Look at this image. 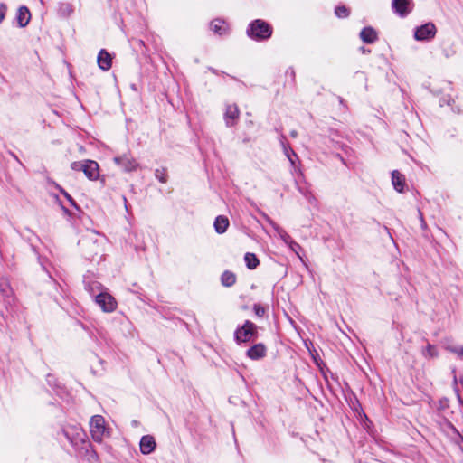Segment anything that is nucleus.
I'll list each match as a JSON object with an SVG mask.
<instances>
[{
  "mask_svg": "<svg viewBox=\"0 0 463 463\" xmlns=\"http://www.w3.org/2000/svg\"><path fill=\"white\" fill-rule=\"evenodd\" d=\"M244 260L249 269H255L260 264L257 256L254 253L250 252H247L245 254Z\"/></svg>",
  "mask_w": 463,
  "mask_h": 463,
  "instance_id": "24",
  "label": "nucleus"
},
{
  "mask_svg": "<svg viewBox=\"0 0 463 463\" xmlns=\"http://www.w3.org/2000/svg\"><path fill=\"white\" fill-rule=\"evenodd\" d=\"M286 75H287V76H290V78H291L292 81H293V82H295L296 72H295L294 68L289 67V68L286 71Z\"/></svg>",
  "mask_w": 463,
  "mask_h": 463,
  "instance_id": "37",
  "label": "nucleus"
},
{
  "mask_svg": "<svg viewBox=\"0 0 463 463\" xmlns=\"http://www.w3.org/2000/svg\"><path fill=\"white\" fill-rule=\"evenodd\" d=\"M210 28L214 33L220 36L225 35L229 33L228 24L220 18L213 19L210 24Z\"/></svg>",
  "mask_w": 463,
  "mask_h": 463,
  "instance_id": "18",
  "label": "nucleus"
},
{
  "mask_svg": "<svg viewBox=\"0 0 463 463\" xmlns=\"http://www.w3.org/2000/svg\"><path fill=\"white\" fill-rule=\"evenodd\" d=\"M449 408V400L447 398L440 399L439 402L438 410L443 411Z\"/></svg>",
  "mask_w": 463,
  "mask_h": 463,
  "instance_id": "33",
  "label": "nucleus"
},
{
  "mask_svg": "<svg viewBox=\"0 0 463 463\" xmlns=\"http://www.w3.org/2000/svg\"><path fill=\"white\" fill-rule=\"evenodd\" d=\"M360 38L364 43H373L377 40L376 31L371 27H364L360 33Z\"/></svg>",
  "mask_w": 463,
  "mask_h": 463,
  "instance_id": "20",
  "label": "nucleus"
},
{
  "mask_svg": "<svg viewBox=\"0 0 463 463\" xmlns=\"http://www.w3.org/2000/svg\"><path fill=\"white\" fill-rule=\"evenodd\" d=\"M418 215H419L421 228L425 229L427 227V223L424 220L423 213H421V211L420 209H418Z\"/></svg>",
  "mask_w": 463,
  "mask_h": 463,
  "instance_id": "38",
  "label": "nucleus"
},
{
  "mask_svg": "<svg viewBox=\"0 0 463 463\" xmlns=\"http://www.w3.org/2000/svg\"><path fill=\"white\" fill-rule=\"evenodd\" d=\"M437 33V28L433 23H426L415 28L414 38L420 42H429L432 40Z\"/></svg>",
  "mask_w": 463,
  "mask_h": 463,
  "instance_id": "7",
  "label": "nucleus"
},
{
  "mask_svg": "<svg viewBox=\"0 0 463 463\" xmlns=\"http://www.w3.org/2000/svg\"><path fill=\"white\" fill-rule=\"evenodd\" d=\"M289 249L296 253V255L301 259L300 251H302V247L296 242L294 240L288 245Z\"/></svg>",
  "mask_w": 463,
  "mask_h": 463,
  "instance_id": "30",
  "label": "nucleus"
},
{
  "mask_svg": "<svg viewBox=\"0 0 463 463\" xmlns=\"http://www.w3.org/2000/svg\"><path fill=\"white\" fill-rule=\"evenodd\" d=\"M450 352L457 354L458 356H463V345L459 347H450Z\"/></svg>",
  "mask_w": 463,
  "mask_h": 463,
  "instance_id": "36",
  "label": "nucleus"
},
{
  "mask_svg": "<svg viewBox=\"0 0 463 463\" xmlns=\"http://www.w3.org/2000/svg\"><path fill=\"white\" fill-rule=\"evenodd\" d=\"M55 187L60 191V193L68 200L70 204L75 208H79L75 200L70 195V194L65 191L61 185L55 183Z\"/></svg>",
  "mask_w": 463,
  "mask_h": 463,
  "instance_id": "26",
  "label": "nucleus"
},
{
  "mask_svg": "<svg viewBox=\"0 0 463 463\" xmlns=\"http://www.w3.org/2000/svg\"><path fill=\"white\" fill-rule=\"evenodd\" d=\"M454 103V99L450 95H444L439 99V105L442 107L444 105L452 106Z\"/></svg>",
  "mask_w": 463,
  "mask_h": 463,
  "instance_id": "32",
  "label": "nucleus"
},
{
  "mask_svg": "<svg viewBox=\"0 0 463 463\" xmlns=\"http://www.w3.org/2000/svg\"><path fill=\"white\" fill-rule=\"evenodd\" d=\"M62 433L71 446L81 454H91L96 458L97 454L92 449L91 444L83 429L78 424L67 425L62 429Z\"/></svg>",
  "mask_w": 463,
  "mask_h": 463,
  "instance_id": "1",
  "label": "nucleus"
},
{
  "mask_svg": "<svg viewBox=\"0 0 463 463\" xmlns=\"http://www.w3.org/2000/svg\"><path fill=\"white\" fill-rule=\"evenodd\" d=\"M94 302L105 313H111L117 309L118 303L113 296H111L107 289L103 292H99L93 298Z\"/></svg>",
  "mask_w": 463,
  "mask_h": 463,
  "instance_id": "6",
  "label": "nucleus"
},
{
  "mask_svg": "<svg viewBox=\"0 0 463 463\" xmlns=\"http://www.w3.org/2000/svg\"><path fill=\"white\" fill-rule=\"evenodd\" d=\"M0 294L5 307L8 309L14 303V297L9 281L5 278L0 279Z\"/></svg>",
  "mask_w": 463,
  "mask_h": 463,
  "instance_id": "8",
  "label": "nucleus"
},
{
  "mask_svg": "<svg viewBox=\"0 0 463 463\" xmlns=\"http://www.w3.org/2000/svg\"><path fill=\"white\" fill-rule=\"evenodd\" d=\"M213 73H216V71L214 69H210Z\"/></svg>",
  "mask_w": 463,
  "mask_h": 463,
  "instance_id": "46",
  "label": "nucleus"
},
{
  "mask_svg": "<svg viewBox=\"0 0 463 463\" xmlns=\"http://www.w3.org/2000/svg\"><path fill=\"white\" fill-rule=\"evenodd\" d=\"M122 199H123V202H124V206H125V209L127 211V213H128V203H127V198L126 196H122Z\"/></svg>",
  "mask_w": 463,
  "mask_h": 463,
  "instance_id": "40",
  "label": "nucleus"
},
{
  "mask_svg": "<svg viewBox=\"0 0 463 463\" xmlns=\"http://www.w3.org/2000/svg\"><path fill=\"white\" fill-rule=\"evenodd\" d=\"M89 242H90V241H89V240H83V241H82V243H83L84 245H85V244H88Z\"/></svg>",
  "mask_w": 463,
  "mask_h": 463,
  "instance_id": "43",
  "label": "nucleus"
},
{
  "mask_svg": "<svg viewBox=\"0 0 463 463\" xmlns=\"http://www.w3.org/2000/svg\"><path fill=\"white\" fill-rule=\"evenodd\" d=\"M114 162L126 172H131L138 167V163L128 154L114 157Z\"/></svg>",
  "mask_w": 463,
  "mask_h": 463,
  "instance_id": "10",
  "label": "nucleus"
},
{
  "mask_svg": "<svg viewBox=\"0 0 463 463\" xmlns=\"http://www.w3.org/2000/svg\"><path fill=\"white\" fill-rule=\"evenodd\" d=\"M92 246H93V248H95V249H96V248H98V246L96 245V241H92Z\"/></svg>",
  "mask_w": 463,
  "mask_h": 463,
  "instance_id": "44",
  "label": "nucleus"
},
{
  "mask_svg": "<svg viewBox=\"0 0 463 463\" xmlns=\"http://www.w3.org/2000/svg\"><path fill=\"white\" fill-rule=\"evenodd\" d=\"M97 62L99 69L106 71L112 66V55L105 49H101L97 57Z\"/></svg>",
  "mask_w": 463,
  "mask_h": 463,
  "instance_id": "16",
  "label": "nucleus"
},
{
  "mask_svg": "<svg viewBox=\"0 0 463 463\" xmlns=\"http://www.w3.org/2000/svg\"><path fill=\"white\" fill-rule=\"evenodd\" d=\"M258 337V326L251 321L246 320L241 326L234 332V341L241 345L255 341Z\"/></svg>",
  "mask_w": 463,
  "mask_h": 463,
  "instance_id": "3",
  "label": "nucleus"
},
{
  "mask_svg": "<svg viewBox=\"0 0 463 463\" xmlns=\"http://www.w3.org/2000/svg\"><path fill=\"white\" fill-rule=\"evenodd\" d=\"M240 117V110L236 104H227L223 115L225 126L232 128L237 124Z\"/></svg>",
  "mask_w": 463,
  "mask_h": 463,
  "instance_id": "11",
  "label": "nucleus"
},
{
  "mask_svg": "<svg viewBox=\"0 0 463 463\" xmlns=\"http://www.w3.org/2000/svg\"><path fill=\"white\" fill-rule=\"evenodd\" d=\"M262 216L265 221L276 231L279 238L286 245H288L293 241L290 235H288L284 229L279 227L269 215L263 213Z\"/></svg>",
  "mask_w": 463,
  "mask_h": 463,
  "instance_id": "14",
  "label": "nucleus"
},
{
  "mask_svg": "<svg viewBox=\"0 0 463 463\" xmlns=\"http://www.w3.org/2000/svg\"><path fill=\"white\" fill-rule=\"evenodd\" d=\"M222 285L224 287H232L236 283V275L229 270H225L221 276Z\"/></svg>",
  "mask_w": 463,
  "mask_h": 463,
  "instance_id": "23",
  "label": "nucleus"
},
{
  "mask_svg": "<svg viewBox=\"0 0 463 463\" xmlns=\"http://www.w3.org/2000/svg\"><path fill=\"white\" fill-rule=\"evenodd\" d=\"M60 12L63 15L69 16L73 12V8H72L71 4H69V3H62L60 5Z\"/></svg>",
  "mask_w": 463,
  "mask_h": 463,
  "instance_id": "29",
  "label": "nucleus"
},
{
  "mask_svg": "<svg viewBox=\"0 0 463 463\" xmlns=\"http://www.w3.org/2000/svg\"><path fill=\"white\" fill-rule=\"evenodd\" d=\"M443 54L446 58H450L452 57L454 54H455V51L453 48H449V49H444L443 50Z\"/></svg>",
  "mask_w": 463,
  "mask_h": 463,
  "instance_id": "39",
  "label": "nucleus"
},
{
  "mask_svg": "<svg viewBox=\"0 0 463 463\" xmlns=\"http://www.w3.org/2000/svg\"><path fill=\"white\" fill-rule=\"evenodd\" d=\"M392 8L397 15L405 17L412 11L413 3L411 0H392Z\"/></svg>",
  "mask_w": 463,
  "mask_h": 463,
  "instance_id": "9",
  "label": "nucleus"
},
{
  "mask_svg": "<svg viewBox=\"0 0 463 463\" xmlns=\"http://www.w3.org/2000/svg\"><path fill=\"white\" fill-rule=\"evenodd\" d=\"M155 177L162 184H165L167 182V175L165 169H156Z\"/></svg>",
  "mask_w": 463,
  "mask_h": 463,
  "instance_id": "28",
  "label": "nucleus"
},
{
  "mask_svg": "<svg viewBox=\"0 0 463 463\" xmlns=\"http://www.w3.org/2000/svg\"><path fill=\"white\" fill-rule=\"evenodd\" d=\"M82 172L90 180H97L99 176L98 163L93 160H85Z\"/></svg>",
  "mask_w": 463,
  "mask_h": 463,
  "instance_id": "15",
  "label": "nucleus"
},
{
  "mask_svg": "<svg viewBox=\"0 0 463 463\" xmlns=\"http://www.w3.org/2000/svg\"><path fill=\"white\" fill-rule=\"evenodd\" d=\"M63 212L67 214H69V210L67 208H65L64 206H61Z\"/></svg>",
  "mask_w": 463,
  "mask_h": 463,
  "instance_id": "42",
  "label": "nucleus"
},
{
  "mask_svg": "<svg viewBox=\"0 0 463 463\" xmlns=\"http://www.w3.org/2000/svg\"><path fill=\"white\" fill-rule=\"evenodd\" d=\"M139 447L142 454L148 455L152 453L156 449V441L154 437L150 435L143 436L140 439Z\"/></svg>",
  "mask_w": 463,
  "mask_h": 463,
  "instance_id": "17",
  "label": "nucleus"
},
{
  "mask_svg": "<svg viewBox=\"0 0 463 463\" xmlns=\"http://www.w3.org/2000/svg\"><path fill=\"white\" fill-rule=\"evenodd\" d=\"M290 137H294V138H295V137H298V132H297L296 130H292V131L290 132Z\"/></svg>",
  "mask_w": 463,
  "mask_h": 463,
  "instance_id": "41",
  "label": "nucleus"
},
{
  "mask_svg": "<svg viewBox=\"0 0 463 463\" xmlns=\"http://www.w3.org/2000/svg\"><path fill=\"white\" fill-rule=\"evenodd\" d=\"M253 311L255 315L259 317H262L266 313L265 307L259 303L253 305Z\"/></svg>",
  "mask_w": 463,
  "mask_h": 463,
  "instance_id": "31",
  "label": "nucleus"
},
{
  "mask_svg": "<svg viewBox=\"0 0 463 463\" xmlns=\"http://www.w3.org/2000/svg\"><path fill=\"white\" fill-rule=\"evenodd\" d=\"M421 354L425 358H435L439 355L437 347L430 344H428L427 346L422 349Z\"/></svg>",
  "mask_w": 463,
  "mask_h": 463,
  "instance_id": "25",
  "label": "nucleus"
},
{
  "mask_svg": "<svg viewBox=\"0 0 463 463\" xmlns=\"http://www.w3.org/2000/svg\"><path fill=\"white\" fill-rule=\"evenodd\" d=\"M83 283L85 289L93 298H95V295L99 294V292H103L107 289L100 282L95 280L90 275L84 276Z\"/></svg>",
  "mask_w": 463,
  "mask_h": 463,
  "instance_id": "12",
  "label": "nucleus"
},
{
  "mask_svg": "<svg viewBox=\"0 0 463 463\" xmlns=\"http://www.w3.org/2000/svg\"><path fill=\"white\" fill-rule=\"evenodd\" d=\"M230 225L229 219L224 215H219L215 218L213 227L218 234L224 233Z\"/></svg>",
  "mask_w": 463,
  "mask_h": 463,
  "instance_id": "21",
  "label": "nucleus"
},
{
  "mask_svg": "<svg viewBox=\"0 0 463 463\" xmlns=\"http://www.w3.org/2000/svg\"><path fill=\"white\" fill-rule=\"evenodd\" d=\"M392 184L398 193H403L406 186L405 176L398 170L392 172Z\"/></svg>",
  "mask_w": 463,
  "mask_h": 463,
  "instance_id": "19",
  "label": "nucleus"
},
{
  "mask_svg": "<svg viewBox=\"0 0 463 463\" xmlns=\"http://www.w3.org/2000/svg\"><path fill=\"white\" fill-rule=\"evenodd\" d=\"M83 166H84V161H82V162H73L71 165V169L74 170V171H83Z\"/></svg>",
  "mask_w": 463,
  "mask_h": 463,
  "instance_id": "34",
  "label": "nucleus"
},
{
  "mask_svg": "<svg viewBox=\"0 0 463 463\" xmlns=\"http://www.w3.org/2000/svg\"><path fill=\"white\" fill-rule=\"evenodd\" d=\"M16 19L20 27L26 26L31 19V14L29 9L26 6L19 7L17 11Z\"/></svg>",
  "mask_w": 463,
  "mask_h": 463,
  "instance_id": "22",
  "label": "nucleus"
},
{
  "mask_svg": "<svg viewBox=\"0 0 463 463\" xmlns=\"http://www.w3.org/2000/svg\"><path fill=\"white\" fill-rule=\"evenodd\" d=\"M90 433L96 442H101L105 436L109 432L105 426V420L101 415H94L90 422Z\"/></svg>",
  "mask_w": 463,
  "mask_h": 463,
  "instance_id": "4",
  "label": "nucleus"
},
{
  "mask_svg": "<svg viewBox=\"0 0 463 463\" xmlns=\"http://www.w3.org/2000/svg\"><path fill=\"white\" fill-rule=\"evenodd\" d=\"M272 32L270 24L261 19H256L250 23L246 30L248 37L257 42L269 39Z\"/></svg>",
  "mask_w": 463,
  "mask_h": 463,
  "instance_id": "2",
  "label": "nucleus"
},
{
  "mask_svg": "<svg viewBox=\"0 0 463 463\" xmlns=\"http://www.w3.org/2000/svg\"><path fill=\"white\" fill-rule=\"evenodd\" d=\"M86 257L87 258H90V257L92 258L93 256L90 253V254L86 255Z\"/></svg>",
  "mask_w": 463,
  "mask_h": 463,
  "instance_id": "45",
  "label": "nucleus"
},
{
  "mask_svg": "<svg viewBox=\"0 0 463 463\" xmlns=\"http://www.w3.org/2000/svg\"><path fill=\"white\" fill-rule=\"evenodd\" d=\"M279 141H280V145L282 146L284 155L287 156V158L288 159V161L290 163L291 174L293 175H297L298 176H302L303 174L298 165V163H299L298 156L290 147L289 144L286 142V137L284 135H281Z\"/></svg>",
  "mask_w": 463,
  "mask_h": 463,
  "instance_id": "5",
  "label": "nucleus"
},
{
  "mask_svg": "<svg viewBox=\"0 0 463 463\" xmlns=\"http://www.w3.org/2000/svg\"><path fill=\"white\" fill-rule=\"evenodd\" d=\"M266 354L267 347L262 343L255 344L246 351L247 357L254 361L264 358Z\"/></svg>",
  "mask_w": 463,
  "mask_h": 463,
  "instance_id": "13",
  "label": "nucleus"
},
{
  "mask_svg": "<svg viewBox=\"0 0 463 463\" xmlns=\"http://www.w3.org/2000/svg\"><path fill=\"white\" fill-rule=\"evenodd\" d=\"M6 11H7V6L5 4H0V24L5 19Z\"/></svg>",
  "mask_w": 463,
  "mask_h": 463,
  "instance_id": "35",
  "label": "nucleus"
},
{
  "mask_svg": "<svg viewBox=\"0 0 463 463\" xmlns=\"http://www.w3.org/2000/svg\"><path fill=\"white\" fill-rule=\"evenodd\" d=\"M335 14L339 18H345L349 15L350 12L345 5H340L335 7Z\"/></svg>",
  "mask_w": 463,
  "mask_h": 463,
  "instance_id": "27",
  "label": "nucleus"
}]
</instances>
